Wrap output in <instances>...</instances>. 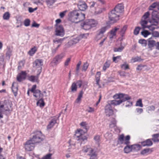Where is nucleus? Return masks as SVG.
I'll return each mask as SVG.
<instances>
[{
	"label": "nucleus",
	"instance_id": "6e6d98bb",
	"mask_svg": "<svg viewBox=\"0 0 159 159\" xmlns=\"http://www.w3.org/2000/svg\"><path fill=\"white\" fill-rule=\"evenodd\" d=\"M11 52L12 51L10 49H9L6 53V57H8L9 58H10L11 55Z\"/></svg>",
	"mask_w": 159,
	"mask_h": 159
},
{
	"label": "nucleus",
	"instance_id": "f704fd0d",
	"mask_svg": "<svg viewBox=\"0 0 159 159\" xmlns=\"http://www.w3.org/2000/svg\"><path fill=\"white\" fill-rule=\"evenodd\" d=\"M152 151H153L152 150V149L146 148L142 150L141 151L140 153L141 155H144L148 152H152Z\"/></svg>",
	"mask_w": 159,
	"mask_h": 159
},
{
	"label": "nucleus",
	"instance_id": "ddd939ff",
	"mask_svg": "<svg viewBox=\"0 0 159 159\" xmlns=\"http://www.w3.org/2000/svg\"><path fill=\"white\" fill-rule=\"evenodd\" d=\"M78 12L79 11L75 10L70 13L69 19L71 21L76 23L77 15H79Z\"/></svg>",
	"mask_w": 159,
	"mask_h": 159
},
{
	"label": "nucleus",
	"instance_id": "a18cd8bd",
	"mask_svg": "<svg viewBox=\"0 0 159 159\" xmlns=\"http://www.w3.org/2000/svg\"><path fill=\"white\" fill-rule=\"evenodd\" d=\"M130 139V137L129 135L126 136L125 139V144H129L130 143L129 141Z\"/></svg>",
	"mask_w": 159,
	"mask_h": 159
},
{
	"label": "nucleus",
	"instance_id": "79ce46f5",
	"mask_svg": "<svg viewBox=\"0 0 159 159\" xmlns=\"http://www.w3.org/2000/svg\"><path fill=\"white\" fill-rule=\"evenodd\" d=\"M141 33L142 35H143L144 37H146L148 35L151 34V33L147 30H144Z\"/></svg>",
	"mask_w": 159,
	"mask_h": 159
},
{
	"label": "nucleus",
	"instance_id": "ea45409f",
	"mask_svg": "<svg viewBox=\"0 0 159 159\" xmlns=\"http://www.w3.org/2000/svg\"><path fill=\"white\" fill-rule=\"evenodd\" d=\"M37 50L35 47L32 48L29 52L28 53L30 56H33L36 52Z\"/></svg>",
	"mask_w": 159,
	"mask_h": 159
},
{
	"label": "nucleus",
	"instance_id": "bf43d9fd",
	"mask_svg": "<svg viewBox=\"0 0 159 159\" xmlns=\"http://www.w3.org/2000/svg\"><path fill=\"white\" fill-rule=\"evenodd\" d=\"M141 60V58L140 57H137L134 58H132L131 59V61H132L133 62H135L136 61H140Z\"/></svg>",
	"mask_w": 159,
	"mask_h": 159
},
{
	"label": "nucleus",
	"instance_id": "0e129e2a",
	"mask_svg": "<svg viewBox=\"0 0 159 159\" xmlns=\"http://www.w3.org/2000/svg\"><path fill=\"white\" fill-rule=\"evenodd\" d=\"M67 11L66 10V11H65L62 12H61L59 14L60 17L61 18H63L64 16H65L66 13L67 12Z\"/></svg>",
	"mask_w": 159,
	"mask_h": 159
},
{
	"label": "nucleus",
	"instance_id": "de8ad7c7",
	"mask_svg": "<svg viewBox=\"0 0 159 159\" xmlns=\"http://www.w3.org/2000/svg\"><path fill=\"white\" fill-rule=\"evenodd\" d=\"M30 21L29 19H26L24 21V25L25 26H28L30 25Z\"/></svg>",
	"mask_w": 159,
	"mask_h": 159
},
{
	"label": "nucleus",
	"instance_id": "4468645a",
	"mask_svg": "<svg viewBox=\"0 0 159 159\" xmlns=\"http://www.w3.org/2000/svg\"><path fill=\"white\" fill-rule=\"evenodd\" d=\"M120 26L117 25L112 29L110 32L109 37L110 39H112L116 37V33L117 30L120 29Z\"/></svg>",
	"mask_w": 159,
	"mask_h": 159
},
{
	"label": "nucleus",
	"instance_id": "37998d69",
	"mask_svg": "<svg viewBox=\"0 0 159 159\" xmlns=\"http://www.w3.org/2000/svg\"><path fill=\"white\" fill-rule=\"evenodd\" d=\"M135 106H139L140 107H143V105L142 102V100L141 99H139V100L137 101Z\"/></svg>",
	"mask_w": 159,
	"mask_h": 159
},
{
	"label": "nucleus",
	"instance_id": "cd10ccee",
	"mask_svg": "<svg viewBox=\"0 0 159 159\" xmlns=\"http://www.w3.org/2000/svg\"><path fill=\"white\" fill-rule=\"evenodd\" d=\"M152 140L154 143L159 142V133L152 135Z\"/></svg>",
	"mask_w": 159,
	"mask_h": 159
},
{
	"label": "nucleus",
	"instance_id": "c03bdc74",
	"mask_svg": "<svg viewBox=\"0 0 159 159\" xmlns=\"http://www.w3.org/2000/svg\"><path fill=\"white\" fill-rule=\"evenodd\" d=\"M116 121L115 119L111 121L110 124V127L111 128H113L115 127L116 125Z\"/></svg>",
	"mask_w": 159,
	"mask_h": 159
},
{
	"label": "nucleus",
	"instance_id": "7c9ffc66",
	"mask_svg": "<svg viewBox=\"0 0 159 159\" xmlns=\"http://www.w3.org/2000/svg\"><path fill=\"white\" fill-rule=\"evenodd\" d=\"M126 146L124 148V151L125 153H128L132 151V148H131V145L129 144H125Z\"/></svg>",
	"mask_w": 159,
	"mask_h": 159
},
{
	"label": "nucleus",
	"instance_id": "8fccbe9b",
	"mask_svg": "<svg viewBox=\"0 0 159 159\" xmlns=\"http://www.w3.org/2000/svg\"><path fill=\"white\" fill-rule=\"evenodd\" d=\"M52 153H48L43 157L42 159H51Z\"/></svg>",
	"mask_w": 159,
	"mask_h": 159
},
{
	"label": "nucleus",
	"instance_id": "1a4fd4ad",
	"mask_svg": "<svg viewBox=\"0 0 159 159\" xmlns=\"http://www.w3.org/2000/svg\"><path fill=\"white\" fill-rule=\"evenodd\" d=\"M56 27L55 35L57 36L63 37L65 34V31L62 25H57Z\"/></svg>",
	"mask_w": 159,
	"mask_h": 159
},
{
	"label": "nucleus",
	"instance_id": "72a5a7b5",
	"mask_svg": "<svg viewBox=\"0 0 159 159\" xmlns=\"http://www.w3.org/2000/svg\"><path fill=\"white\" fill-rule=\"evenodd\" d=\"M148 23V21L147 20L143 19H142L141 21L140 22V24L143 29L147 28V26L146 25Z\"/></svg>",
	"mask_w": 159,
	"mask_h": 159
},
{
	"label": "nucleus",
	"instance_id": "423d86ee",
	"mask_svg": "<svg viewBox=\"0 0 159 159\" xmlns=\"http://www.w3.org/2000/svg\"><path fill=\"white\" fill-rule=\"evenodd\" d=\"M33 96L35 97L38 100L41 98L37 102V105L40 107H43L45 104L43 101V99L42 98L43 94L41 93V91L39 89H36L35 92L33 93Z\"/></svg>",
	"mask_w": 159,
	"mask_h": 159
},
{
	"label": "nucleus",
	"instance_id": "9b49d317",
	"mask_svg": "<svg viewBox=\"0 0 159 159\" xmlns=\"http://www.w3.org/2000/svg\"><path fill=\"white\" fill-rule=\"evenodd\" d=\"M105 113L107 116H110L113 114V111L112 109L111 105L108 102V104L105 106Z\"/></svg>",
	"mask_w": 159,
	"mask_h": 159
},
{
	"label": "nucleus",
	"instance_id": "603ef678",
	"mask_svg": "<svg viewBox=\"0 0 159 159\" xmlns=\"http://www.w3.org/2000/svg\"><path fill=\"white\" fill-rule=\"evenodd\" d=\"M124 47L122 46L118 48H115L114 49V51L115 52H120L122 51L124 48Z\"/></svg>",
	"mask_w": 159,
	"mask_h": 159
},
{
	"label": "nucleus",
	"instance_id": "c756f323",
	"mask_svg": "<svg viewBox=\"0 0 159 159\" xmlns=\"http://www.w3.org/2000/svg\"><path fill=\"white\" fill-rule=\"evenodd\" d=\"M107 29V26H104L101 28L98 31V35H101V36H103V34L105 32Z\"/></svg>",
	"mask_w": 159,
	"mask_h": 159
},
{
	"label": "nucleus",
	"instance_id": "49530a36",
	"mask_svg": "<svg viewBox=\"0 0 159 159\" xmlns=\"http://www.w3.org/2000/svg\"><path fill=\"white\" fill-rule=\"evenodd\" d=\"M121 67L124 70L129 69V66L128 64H126V62H125L123 64L120 65Z\"/></svg>",
	"mask_w": 159,
	"mask_h": 159
},
{
	"label": "nucleus",
	"instance_id": "58836bf2",
	"mask_svg": "<svg viewBox=\"0 0 159 159\" xmlns=\"http://www.w3.org/2000/svg\"><path fill=\"white\" fill-rule=\"evenodd\" d=\"M71 91L72 92H76L77 89V86L75 82L72 83L71 87Z\"/></svg>",
	"mask_w": 159,
	"mask_h": 159
},
{
	"label": "nucleus",
	"instance_id": "473e14b6",
	"mask_svg": "<svg viewBox=\"0 0 159 159\" xmlns=\"http://www.w3.org/2000/svg\"><path fill=\"white\" fill-rule=\"evenodd\" d=\"M118 143L119 144H125V138L123 134L120 135L118 139Z\"/></svg>",
	"mask_w": 159,
	"mask_h": 159
},
{
	"label": "nucleus",
	"instance_id": "e2e57ef3",
	"mask_svg": "<svg viewBox=\"0 0 159 159\" xmlns=\"http://www.w3.org/2000/svg\"><path fill=\"white\" fill-rule=\"evenodd\" d=\"M36 86H37L36 84L33 85L31 89H30V91L33 93L35 91Z\"/></svg>",
	"mask_w": 159,
	"mask_h": 159
},
{
	"label": "nucleus",
	"instance_id": "3c124183",
	"mask_svg": "<svg viewBox=\"0 0 159 159\" xmlns=\"http://www.w3.org/2000/svg\"><path fill=\"white\" fill-rule=\"evenodd\" d=\"M140 29V28L139 27H136L134 30V33L135 35H138L139 32V30Z\"/></svg>",
	"mask_w": 159,
	"mask_h": 159
},
{
	"label": "nucleus",
	"instance_id": "0eeeda50",
	"mask_svg": "<svg viewBox=\"0 0 159 159\" xmlns=\"http://www.w3.org/2000/svg\"><path fill=\"white\" fill-rule=\"evenodd\" d=\"M82 132L81 130H77L75 134V137L78 138L77 140L79 141L80 144L84 143L87 141V137L84 135L83 133L81 132Z\"/></svg>",
	"mask_w": 159,
	"mask_h": 159
},
{
	"label": "nucleus",
	"instance_id": "7ed1b4c3",
	"mask_svg": "<svg viewBox=\"0 0 159 159\" xmlns=\"http://www.w3.org/2000/svg\"><path fill=\"white\" fill-rule=\"evenodd\" d=\"M83 152L87 153V155L90 156L89 159H98L97 153L94 150L89 146H86L83 148Z\"/></svg>",
	"mask_w": 159,
	"mask_h": 159
},
{
	"label": "nucleus",
	"instance_id": "dca6fc26",
	"mask_svg": "<svg viewBox=\"0 0 159 159\" xmlns=\"http://www.w3.org/2000/svg\"><path fill=\"white\" fill-rule=\"evenodd\" d=\"M147 41L148 48H149L150 50H152L153 48L156 45V42L154 40L152 39V37L148 39Z\"/></svg>",
	"mask_w": 159,
	"mask_h": 159
},
{
	"label": "nucleus",
	"instance_id": "e433bc0d",
	"mask_svg": "<svg viewBox=\"0 0 159 159\" xmlns=\"http://www.w3.org/2000/svg\"><path fill=\"white\" fill-rule=\"evenodd\" d=\"M110 66V61H107L104 63L102 68L103 70L105 71L106 69L109 67Z\"/></svg>",
	"mask_w": 159,
	"mask_h": 159
},
{
	"label": "nucleus",
	"instance_id": "4c0bfd02",
	"mask_svg": "<svg viewBox=\"0 0 159 159\" xmlns=\"http://www.w3.org/2000/svg\"><path fill=\"white\" fill-rule=\"evenodd\" d=\"M147 41L143 39H141L139 40V43L141 44L142 46L145 47L147 45Z\"/></svg>",
	"mask_w": 159,
	"mask_h": 159
},
{
	"label": "nucleus",
	"instance_id": "a19ab883",
	"mask_svg": "<svg viewBox=\"0 0 159 159\" xmlns=\"http://www.w3.org/2000/svg\"><path fill=\"white\" fill-rule=\"evenodd\" d=\"M10 17V14L8 12H5L3 16V19L5 20H8Z\"/></svg>",
	"mask_w": 159,
	"mask_h": 159
},
{
	"label": "nucleus",
	"instance_id": "f8f14e48",
	"mask_svg": "<svg viewBox=\"0 0 159 159\" xmlns=\"http://www.w3.org/2000/svg\"><path fill=\"white\" fill-rule=\"evenodd\" d=\"M43 65V60L41 59H37L35 60L33 63V67L36 68H40V70L42 69Z\"/></svg>",
	"mask_w": 159,
	"mask_h": 159
},
{
	"label": "nucleus",
	"instance_id": "69168bd1",
	"mask_svg": "<svg viewBox=\"0 0 159 159\" xmlns=\"http://www.w3.org/2000/svg\"><path fill=\"white\" fill-rule=\"evenodd\" d=\"M71 59L70 58H67L66 61L64 65L65 66H67L70 61Z\"/></svg>",
	"mask_w": 159,
	"mask_h": 159
},
{
	"label": "nucleus",
	"instance_id": "20e7f679",
	"mask_svg": "<svg viewBox=\"0 0 159 159\" xmlns=\"http://www.w3.org/2000/svg\"><path fill=\"white\" fill-rule=\"evenodd\" d=\"M32 137L30 139L33 143H35L41 142L44 139L43 136L41 131H37L33 133Z\"/></svg>",
	"mask_w": 159,
	"mask_h": 159
},
{
	"label": "nucleus",
	"instance_id": "680f3d73",
	"mask_svg": "<svg viewBox=\"0 0 159 159\" xmlns=\"http://www.w3.org/2000/svg\"><path fill=\"white\" fill-rule=\"evenodd\" d=\"M120 76L122 77H125L126 76V73L124 71H120L118 72Z\"/></svg>",
	"mask_w": 159,
	"mask_h": 159
},
{
	"label": "nucleus",
	"instance_id": "4be33fe9",
	"mask_svg": "<svg viewBox=\"0 0 159 159\" xmlns=\"http://www.w3.org/2000/svg\"><path fill=\"white\" fill-rule=\"evenodd\" d=\"M79 15H77L76 23H78L83 20L85 18V14L80 12L79 11Z\"/></svg>",
	"mask_w": 159,
	"mask_h": 159
},
{
	"label": "nucleus",
	"instance_id": "a878e982",
	"mask_svg": "<svg viewBox=\"0 0 159 159\" xmlns=\"http://www.w3.org/2000/svg\"><path fill=\"white\" fill-rule=\"evenodd\" d=\"M40 72L36 76L31 75V76H29L28 77L29 80L32 82L37 81L38 79L39 76L40 74Z\"/></svg>",
	"mask_w": 159,
	"mask_h": 159
},
{
	"label": "nucleus",
	"instance_id": "a211bd4d",
	"mask_svg": "<svg viewBox=\"0 0 159 159\" xmlns=\"http://www.w3.org/2000/svg\"><path fill=\"white\" fill-rule=\"evenodd\" d=\"M80 125L82 127L83 129H78L77 130H81L82 132H81L83 133V134H84L86 133L88 129L87 124L85 122H82L80 124Z\"/></svg>",
	"mask_w": 159,
	"mask_h": 159
},
{
	"label": "nucleus",
	"instance_id": "f03ea898",
	"mask_svg": "<svg viewBox=\"0 0 159 159\" xmlns=\"http://www.w3.org/2000/svg\"><path fill=\"white\" fill-rule=\"evenodd\" d=\"M114 100L108 101L111 105L116 106L122 103L123 102L129 100L131 99V97L127 94L123 93L116 94L113 96Z\"/></svg>",
	"mask_w": 159,
	"mask_h": 159
},
{
	"label": "nucleus",
	"instance_id": "393cba45",
	"mask_svg": "<svg viewBox=\"0 0 159 159\" xmlns=\"http://www.w3.org/2000/svg\"><path fill=\"white\" fill-rule=\"evenodd\" d=\"M12 90L14 94V96H16L17 94L18 89L17 84L15 82H13L12 84Z\"/></svg>",
	"mask_w": 159,
	"mask_h": 159
},
{
	"label": "nucleus",
	"instance_id": "338daca9",
	"mask_svg": "<svg viewBox=\"0 0 159 159\" xmlns=\"http://www.w3.org/2000/svg\"><path fill=\"white\" fill-rule=\"evenodd\" d=\"M157 2H154L149 7V10H151L152 9L151 8H155L156 7H157Z\"/></svg>",
	"mask_w": 159,
	"mask_h": 159
},
{
	"label": "nucleus",
	"instance_id": "f3484780",
	"mask_svg": "<svg viewBox=\"0 0 159 159\" xmlns=\"http://www.w3.org/2000/svg\"><path fill=\"white\" fill-rule=\"evenodd\" d=\"M78 7L81 11H85L87 8V6L85 2L83 1H80L78 3Z\"/></svg>",
	"mask_w": 159,
	"mask_h": 159
},
{
	"label": "nucleus",
	"instance_id": "864d4df0",
	"mask_svg": "<svg viewBox=\"0 0 159 159\" xmlns=\"http://www.w3.org/2000/svg\"><path fill=\"white\" fill-rule=\"evenodd\" d=\"M89 34H83L79 35V37H80V40L82 39H86L88 36Z\"/></svg>",
	"mask_w": 159,
	"mask_h": 159
},
{
	"label": "nucleus",
	"instance_id": "774afa93",
	"mask_svg": "<svg viewBox=\"0 0 159 159\" xmlns=\"http://www.w3.org/2000/svg\"><path fill=\"white\" fill-rule=\"evenodd\" d=\"M94 111V108L90 107H89L88 109L87 110V111L89 112H93Z\"/></svg>",
	"mask_w": 159,
	"mask_h": 159
},
{
	"label": "nucleus",
	"instance_id": "b1692460",
	"mask_svg": "<svg viewBox=\"0 0 159 159\" xmlns=\"http://www.w3.org/2000/svg\"><path fill=\"white\" fill-rule=\"evenodd\" d=\"M131 148H132V151L137 152L141 148L142 146L139 144H136L131 145Z\"/></svg>",
	"mask_w": 159,
	"mask_h": 159
},
{
	"label": "nucleus",
	"instance_id": "4d7b16f0",
	"mask_svg": "<svg viewBox=\"0 0 159 159\" xmlns=\"http://www.w3.org/2000/svg\"><path fill=\"white\" fill-rule=\"evenodd\" d=\"M89 64L87 62L84 63L83 66L82 70L84 71H86L88 68Z\"/></svg>",
	"mask_w": 159,
	"mask_h": 159
},
{
	"label": "nucleus",
	"instance_id": "09e8293b",
	"mask_svg": "<svg viewBox=\"0 0 159 159\" xmlns=\"http://www.w3.org/2000/svg\"><path fill=\"white\" fill-rule=\"evenodd\" d=\"M149 15L150 13L149 11H147L146 12L143 16L142 19L146 20V19H147L149 17Z\"/></svg>",
	"mask_w": 159,
	"mask_h": 159
},
{
	"label": "nucleus",
	"instance_id": "c9c22d12",
	"mask_svg": "<svg viewBox=\"0 0 159 159\" xmlns=\"http://www.w3.org/2000/svg\"><path fill=\"white\" fill-rule=\"evenodd\" d=\"M94 139L95 141V143L98 146L99 145L100 143V136L99 135H96L94 137Z\"/></svg>",
	"mask_w": 159,
	"mask_h": 159
},
{
	"label": "nucleus",
	"instance_id": "6ab92c4d",
	"mask_svg": "<svg viewBox=\"0 0 159 159\" xmlns=\"http://www.w3.org/2000/svg\"><path fill=\"white\" fill-rule=\"evenodd\" d=\"M26 76V74L25 72L22 71L20 74L19 76L17 77V80L20 82H21L23 80L25 79Z\"/></svg>",
	"mask_w": 159,
	"mask_h": 159
},
{
	"label": "nucleus",
	"instance_id": "5fc2aeb1",
	"mask_svg": "<svg viewBox=\"0 0 159 159\" xmlns=\"http://www.w3.org/2000/svg\"><path fill=\"white\" fill-rule=\"evenodd\" d=\"M121 56H117L116 57H113V60L114 62L115 63H117L118 62L117 60H120Z\"/></svg>",
	"mask_w": 159,
	"mask_h": 159
},
{
	"label": "nucleus",
	"instance_id": "13d9d810",
	"mask_svg": "<svg viewBox=\"0 0 159 159\" xmlns=\"http://www.w3.org/2000/svg\"><path fill=\"white\" fill-rule=\"evenodd\" d=\"M147 109L148 111H154L155 110V107L153 105L147 107Z\"/></svg>",
	"mask_w": 159,
	"mask_h": 159
},
{
	"label": "nucleus",
	"instance_id": "aec40b11",
	"mask_svg": "<svg viewBox=\"0 0 159 159\" xmlns=\"http://www.w3.org/2000/svg\"><path fill=\"white\" fill-rule=\"evenodd\" d=\"M80 37L78 36L75 38H73L70 39L68 42V43L70 45H73L78 43L79 41L80 40Z\"/></svg>",
	"mask_w": 159,
	"mask_h": 159
},
{
	"label": "nucleus",
	"instance_id": "5701e85b",
	"mask_svg": "<svg viewBox=\"0 0 159 159\" xmlns=\"http://www.w3.org/2000/svg\"><path fill=\"white\" fill-rule=\"evenodd\" d=\"M143 146H151L153 144V143L151 139H147L145 141L141 142Z\"/></svg>",
	"mask_w": 159,
	"mask_h": 159
},
{
	"label": "nucleus",
	"instance_id": "f257e3e1",
	"mask_svg": "<svg viewBox=\"0 0 159 159\" xmlns=\"http://www.w3.org/2000/svg\"><path fill=\"white\" fill-rule=\"evenodd\" d=\"M124 7L122 4H118L114 9L110 11L108 14L109 21L111 23H115L120 19V13L124 10Z\"/></svg>",
	"mask_w": 159,
	"mask_h": 159
},
{
	"label": "nucleus",
	"instance_id": "bb28decb",
	"mask_svg": "<svg viewBox=\"0 0 159 159\" xmlns=\"http://www.w3.org/2000/svg\"><path fill=\"white\" fill-rule=\"evenodd\" d=\"M83 94V92L81 91L79 93L77 98L75 102V103H76L80 104L81 101V98L82 97Z\"/></svg>",
	"mask_w": 159,
	"mask_h": 159
},
{
	"label": "nucleus",
	"instance_id": "c85d7f7f",
	"mask_svg": "<svg viewBox=\"0 0 159 159\" xmlns=\"http://www.w3.org/2000/svg\"><path fill=\"white\" fill-rule=\"evenodd\" d=\"M101 75V72L100 71L98 72L96 74L95 76V80L96 82V84L97 85L100 86L99 84V82L100 80V78Z\"/></svg>",
	"mask_w": 159,
	"mask_h": 159
},
{
	"label": "nucleus",
	"instance_id": "9d476101",
	"mask_svg": "<svg viewBox=\"0 0 159 159\" xmlns=\"http://www.w3.org/2000/svg\"><path fill=\"white\" fill-rule=\"evenodd\" d=\"M35 143L30 139L26 141L24 144L25 150L28 151H30L33 150L34 148V144Z\"/></svg>",
	"mask_w": 159,
	"mask_h": 159
},
{
	"label": "nucleus",
	"instance_id": "052dcab7",
	"mask_svg": "<svg viewBox=\"0 0 159 159\" xmlns=\"http://www.w3.org/2000/svg\"><path fill=\"white\" fill-rule=\"evenodd\" d=\"M152 35L153 37H159V33L157 31H154L152 32Z\"/></svg>",
	"mask_w": 159,
	"mask_h": 159
},
{
	"label": "nucleus",
	"instance_id": "412c9836",
	"mask_svg": "<svg viewBox=\"0 0 159 159\" xmlns=\"http://www.w3.org/2000/svg\"><path fill=\"white\" fill-rule=\"evenodd\" d=\"M58 118H55L52 119L47 126L48 129H51L54 125L55 124L57 123V121L58 120Z\"/></svg>",
	"mask_w": 159,
	"mask_h": 159
},
{
	"label": "nucleus",
	"instance_id": "2f4dec72",
	"mask_svg": "<svg viewBox=\"0 0 159 159\" xmlns=\"http://www.w3.org/2000/svg\"><path fill=\"white\" fill-rule=\"evenodd\" d=\"M127 27L128 26L127 25H125L122 28H121L119 32V33L121 36H123L124 34H125L127 30Z\"/></svg>",
	"mask_w": 159,
	"mask_h": 159
},
{
	"label": "nucleus",
	"instance_id": "6e6552de",
	"mask_svg": "<svg viewBox=\"0 0 159 159\" xmlns=\"http://www.w3.org/2000/svg\"><path fill=\"white\" fill-rule=\"evenodd\" d=\"M158 12L155 10H153L152 14V18L150 23H153V25L157 26L158 25L159 21V16Z\"/></svg>",
	"mask_w": 159,
	"mask_h": 159
},
{
	"label": "nucleus",
	"instance_id": "39448f33",
	"mask_svg": "<svg viewBox=\"0 0 159 159\" xmlns=\"http://www.w3.org/2000/svg\"><path fill=\"white\" fill-rule=\"evenodd\" d=\"M98 23L97 21L96 20L93 19H88L86 20L83 24H82L81 25L84 29L88 30L96 26Z\"/></svg>",
	"mask_w": 159,
	"mask_h": 159
},
{
	"label": "nucleus",
	"instance_id": "2eb2a0df",
	"mask_svg": "<svg viewBox=\"0 0 159 159\" xmlns=\"http://www.w3.org/2000/svg\"><path fill=\"white\" fill-rule=\"evenodd\" d=\"M64 54L63 53H61L60 54L57 55L53 60V62L56 65L58 64L61 62V60L64 57Z\"/></svg>",
	"mask_w": 159,
	"mask_h": 159
}]
</instances>
